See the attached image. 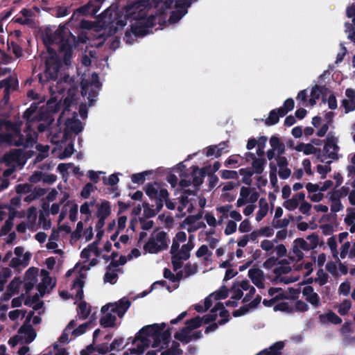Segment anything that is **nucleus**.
Instances as JSON below:
<instances>
[{"instance_id":"nucleus-1","label":"nucleus","mask_w":355,"mask_h":355,"mask_svg":"<svg viewBox=\"0 0 355 355\" xmlns=\"http://www.w3.org/2000/svg\"><path fill=\"white\" fill-rule=\"evenodd\" d=\"M62 65V61L56 51L48 47V56L45 58V69L43 73L38 75L39 81L44 84L50 80H56Z\"/></svg>"},{"instance_id":"nucleus-2","label":"nucleus","mask_w":355,"mask_h":355,"mask_svg":"<svg viewBox=\"0 0 355 355\" xmlns=\"http://www.w3.org/2000/svg\"><path fill=\"white\" fill-rule=\"evenodd\" d=\"M157 17L154 15L141 18L140 19L134 20L135 23L132 24L130 31H126L125 33V39L128 42V37L131 36V33L134 34L136 37H144L148 34L150 28L155 26L156 24Z\"/></svg>"},{"instance_id":"nucleus-3","label":"nucleus","mask_w":355,"mask_h":355,"mask_svg":"<svg viewBox=\"0 0 355 355\" xmlns=\"http://www.w3.org/2000/svg\"><path fill=\"white\" fill-rule=\"evenodd\" d=\"M148 6L147 0H138L125 6L123 10L125 17L132 21L147 17Z\"/></svg>"},{"instance_id":"nucleus-4","label":"nucleus","mask_w":355,"mask_h":355,"mask_svg":"<svg viewBox=\"0 0 355 355\" xmlns=\"http://www.w3.org/2000/svg\"><path fill=\"white\" fill-rule=\"evenodd\" d=\"M324 142V145L322 150V158L325 157L333 160H338L339 159L338 153L340 150V147L338 146V139L329 132Z\"/></svg>"},{"instance_id":"nucleus-5","label":"nucleus","mask_w":355,"mask_h":355,"mask_svg":"<svg viewBox=\"0 0 355 355\" xmlns=\"http://www.w3.org/2000/svg\"><path fill=\"white\" fill-rule=\"evenodd\" d=\"M101 6V0H89L85 5L80 6L75 10L72 15V18L75 17L96 15Z\"/></svg>"},{"instance_id":"nucleus-6","label":"nucleus","mask_w":355,"mask_h":355,"mask_svg":"<svg viewBox=\"0 0 355 355\" xmlns=\"http://www.w3.org/2000/svg\"><path fill=\"white\" fill-rule=\"evenodd\" d=\"M66 33L67 30L64 26H59L53 33L46 32L43 39L46 48L51 47L50 46L54 44H58L60 46L64 42L69 41L64 38Z\"/></svg>"},{"instance_id":"nucleus-7","label":"nucleus","mask_w":355,"mask_h":355,"mask_svg":"<svg viewBox=\"0 0 355 355\" xmlns=\"http://www.w3.org/2000/svg\"><path fill=\"white\" fill-rule=\"evenodd\" d=\"M101 311L103 315L100 318V325L103 328L114 327L117 319L114 315L115 313L111 311L110 304L103 306Z\"/></svg>"},{"instance_id":"nucleus-8","label":"nucleus","mask_w":355,"mask_h":355,"mask_svg":"<svg viewBox=\"0 0 355 355\" xmlns=\"http://www.w3.org/2000/svg\"><path fill=\"white\" fill-rule=\"evenodd\" d=\"M191 168V183L195 187V188L198 190L199 187L202 184L204 178L207 175V171L210 168V166L202 167L200 169L198 166H192Z\"/></svg>"},{"instance_id":"nucleus-9","label":"nucleus","mask_w":355,"mask_h":355,"mask_svg":"<svg viewBox=\"0 0 355 355\" xmlns=\"http://www.w3.org/2000/svg\"><path fill=\"white\" fill-rule=\"evenodd\" d=\"M99 89V82L91 83L89 84L83 83L81 86V94L85 96L88 95V100L89 101V105H93V102L95 101L94 98L98 95V90Z\"/></svg>"},{"instance_id":"nucleus-10","label":"nucleus","mask_w":355,"mask_h":355,"mask_svg":"<svg viewBox=\"0 0 355 355\" xmlns=\"http://www.w3.org/2000/svg\"><path fill=\"white\" fill-rule=\"evenodd\" d=\"M111 308V311L116 314L119 318H122L125 313L128 311L131 305L129 300L123 297L118 302L114 304H109Z\"/></svg>"},{"instance_id":"nucleus-11","label":"nucleus","mask_w":355,"mask_h":355,"mask_svg":"<svg viewBox=\"0 0 355 355\" xmlns=\"http://www.w3.org/2000/svg\"><path fill=\"white\" fill-rule=\"evenodd\" d=\"M345 95L347 99H343L341 101V105L345 109V113L347 114L355 110V90L347 88L345 91Z\"/></svg>"},{"instance_id":"nucleus-12","label":"nucleus","mask_w":355,"mask_h":355,"mask_svg":"<svg viewBox=\"0 0 355 355\" xmlns=\"http://www.w3.org/2000/svg\"><path fill=\"white\" fill-rule=\"evenodd\" d=\"M166 324L164 322L159 324H153L143 327L139 331V334H143L145 336H151L153 338L157 337L160 331H163L165 328Z\"/></svg>"},{"instance_id":"nucleus-13","label":"nucleus","mask_w":355,"mask_h":355,"mask_svg":"<svg viewBox=\"0 0 355 355\" xmlns=\"http://www.w3.org/2000/svg\"><path fill=\"white\" fill-rule=\"evenodd\" d=\"M285 344L283 341H277L273 343L269 348H266L260 352L257 355H281L282 350Z\"/></svg>"},{"instance_id":"nucleus-14","label":"nucleus","mask_w":355,"mask_h":355,"mask_svg":"<svg viewBox=\"0 0 355 355\" xmlns=\"http://www.w3.org/2000/svg\"><path fill=\"white\" fill-rule=\"evenodd\" d=\"M19 334H24L26 336V343H30L34 340L36 337V332L30 324L24 323L19 329Z\"/></svg>"},{"instance_id":"nucleus-15","label":"nucleus","mask_w":355,"mask_h":355,"mask_svg":"<svg viewBox=\"0 0 355 355\" xmlns=\"http://www.w3.org/2000/svg\"><path fill=\"white\" fill-rule=\"evenodd\" d=\"M123 17L122 16H119L115 20H114L112 23V25L110 28V31L112 32V33H116L119 31L122 30L124 26L126 25L127 20L130 21V19L127 18L123 12V10L121 11Z\"/></svg>"},{"instance_id":"nucleus-16","label":"nucleus","mask_w":355,"mask_h":355,"mask_svg":"<svg viewBox=\"0 0 355 355\" xmlns=\"http://www.w3.org/2000/svg\"><path fill=\"white\" fill-rule=\"evenodd\" d=\"M319 318L320 322L324 324L331 322L334 324H339L343 321L341 318L331 310L324 314L320 315Z\"/></svg>"},{"instance_id":"nucleus-17","label":"nucleus","mask_w":355,"mask_h":355,"mask_svg":"<svg viewBox=\"0 0 355 355\" xmlns=\"http://www.w3.org/2000/svg\"><path fill=\"white\" fill-rule=\"evenodd\" d=\"M159 184L157 182L148 183L145 187L144 191L146 194L150 198L151 200L158 198Z\"/></svg>"},{"instance_id":"nucleus-18","label":"nucleus","mask_w":355,"mask_h":355,"mask_svg":"<svg viewBox=\"0 0 355 355\" xmlns=\"http://www.w3.org/2000/svg\"><path fill=\"white\" fill-rule=\"evenodd\" d=\"M60 47V52L64 53L63 60L66 65L70 64L72 55V45L70 41H67L61 44Z\"/></svg>"},{"instance_id":"nucleus-19","label":"nucleus","mask_w":355,"mask_h":355,"mask_svg":"<svg viewBox=\"0 0 355 355\" xmlns=\"http://www.w3.org/2000/svg\"><path fill=\"white\" fill-rule=\"evenodd\" d=\"M65 125L75 135H78L83 129V124L79 119H67Z\"/></svg>"},{"instance_id":"nucleus-20","label":"nucleus","mask_w":355,"mask_h":355,"mask_svg":"<svg viewBox=\"0 0 355 355\" xmlns=\"http://www.w3.org/2000/svg\"><path fill=\"white\" fill-rule=\"evenodd\" d=\"M304 154L306 155H309L312 154L316 155L317 159L320 162H324V159L322 158V150L320 148L314 147L313 145L311 144H305Z\"/></svg>"},{"instance_id":"nucleus-21","label":"nucleus","mask_w":355,"mask_h":355,"mask_svg":"<svg viewBox=\"0 0 355 355\" xmlns=\"http://www.w3.org/2000/svg\"><path fill=\"white\" fill-rule=\"evenodd\" d=\"M266 159L261 157H257L252 162V171L254 173L261 175L264 171V166L266 164Z\"/></svg>"},{"instance_id":"nucleus-22","label":"nucleus","mask_w":355,"mask_h":355,"mask_svg":"<svg viewBox=\"0 0 355 355\" xmlns=\"http://www.w3.org/2000/svg\"><path fill=\"white\" fill-rule=\"evenodd\" d=\"M190 331L186 327L182 328L180 331L175 334L174 337L176 340L180 341L183 344L189 343L191 341L190 338Z\"/></svg>"},{"instance_id":"nucleus-23","label":"nucleus","mask_w":355,"mask_h":355,"mask_svg":"<svg viewBox=\"0 0 355 355\" xmlns=\"http://www.w3.org/2000/svg\"><path fill=\"white\" fill-rule=\"evenodd\" d=\"M144 250L150 254H157L162 251L153 236L144 245Z\"/></svg>"},{"instance_id":"nucleus-24","label":"nucleus","mask_w":355,"mask_h":355,"mask_svg":"<svg viewBox=\"0 0 355 355\" xmlns=\"http://www.w3.org/2000/svg\"><path fill=\"white\" fill-rule=\"evenodd\" d=\"M154 238L162 251L168 248V245L166 232L164 231H160L155 234Z\"/></svg>"},{"instance_id":"nucleus-25","label":"nucleus","mask_w":355,"mask_h":355,"mask_svg":"<svg viewBox=\"0 0 355 355\" xmlns=\"http://www.w3.org/2000/svg\"><path fill=\"white\" fill-rule=\"evenodd\" d=\"M37 138V135L35 132H34L33 135L28 133L24 140L22 136L20 137L19 141L17 143V146H23L25 148L32 147L36 143Z\"/></svg>"},{"instance_id":"nucleus-26","label":"nucleus","mask_w":355,"mask_h":355,"mask_svg":"<svg viewBox=\"0 0 355 355\" xmlns=\"http://www.w3.org/2000/svg\"><path fill=\"white\" fill-rule=\"evenodd\" d=\"M280 113L279 108L272 110L269 112L268 117L265 120V124L268 126L277 124L279 121V117L284 116L280 115Z\"/></svg>"},{"instance_id":"nucleus-27","label":"nucleus","mask_w":355,"mask_h":355,"mask_svg":"<svg viewBox=\"0 0 355 355\" xmlns=\"http://www.w3.org/2000/svg\"><path fill=\"white\" fill-rule=\"evenodd\" d=\"M259 210L256 214V220L261 221L267 214L268 211V204L266 200L263 198H261L259 202Z\"/></svg>"},{"instance_id":"nucleus-28","label":"nucleus","mask_w":355,"mask_h":355,"mask_svg":"<svg viewBox=\"0 0 355 355\" xmlns=\"http://www.w3.org/2000/svg\"><path fill=\"white\" fill-rule=\"evenodd\" d=\"M111 214L110 203L109 201H103L98 208L97 217L107 218Z\"/></svg>"},{"instance_id":"nucleus-29","label":"nucleus","mask_w":355,"mask_h":355,"mask_svg":"<svg viewBox=\"0 0 355 355\" xmlns=\"http://www.w3.org/2000/svg\"><path fill=\"white\" fill-rule=\"evenodd\" d=\"M239 174L243 175L242 182L248 186H250L252 184V176L254 174V171H252L250 168H243L239 170Z\"/></svg>"},{"instance_id":"nucleus-30","label":"nucleus","mask_w":355,"mask_h":355,"mask_svg":"<svg viewBox=\"0 0 355 355\" xmlns=\"http://www.w3.org/2000/svg\"><path fill=\"white\" fill-rule=\"evenodd\" d=\"M295 107V102L292 98H287L283 104V107L279 108V111H280V115L286 116L287 113L290 111H292Z\"/></svg>"},{"instance_id":"nucleus-31","label":"nucleus","mask_w":355,"mask_h":355,"mask_svg":"<svg viewBox=\"0 0 355 355\" xmlns=\"http://www.w3.org/2000/svg\"><path fill=\"white\" fill-rule=\"evenodd\" d=\"M160 198H164L167 209L170 210L175 209V203L169 199V193L166 189H160Z\"/></svg>"},{"instance_id":"nucleus-32","label":"nucleus","mask_w":355,"mask_h":355,"mask_svg":"<svg viewBox=\"0 0 355 355\" xmlns=\"http://www.w3.org/2000/svg\"><path fill=\"white\" fill-rule=\"evenodd\" d=\"M21 283L22 282L20 279V277H15L8 285L7 291L11 293L13 295L17 293Z\"/></svg>"},{"instance_id":"nucleus-33","label":"nucleus","mask_w":355,"mask_h":355,"mask_svg":"<svg viewBox=\"0 0 355 355\" xmlns=\"http://www.w3.org/2000/svg\"><path fill=\"white\" fill-rule=\"evenodd\" d=\"M248 277L252 283L263 279V272L258 268H252L248 270Z\"/></svg>"},{"instance_id":"nucleus-34","label":"nucleus","mask_w":355,"mask_h":355,"mask_svg":"<svg viewBox=\"0 0 355 355\" xmlns=\"http://www.w3.org/2000/svg\"><path fill=\"white\" fill-rule=\"evenodd\" d=\"M202 320L200 316H196L190 320H187L185 322L186 327L191 331L194 329H197L202 325Z\"/></svg>"},{"instance_id":"nucleus-35","label":"nucleus","mask_w":355,"mask_h":355,"mask_svg":"<svg viewBox=\"0 0 355 355\" xmlns=\"http://www.w3.org/2000/svg\"><path fill=\"white\" fill-rule=\"evenodd\" d=\"M329 196V200L331 201V211L336 213L343 209V205L340 202V198H338L332 195Z\"/></svg>"},{"instance_id":"nucleus-36","label":"nucleus","mask_w":355,"mask_h":355,"mask_svg":"<svg viewBox=\"0 0 355 355\" xmlns=\"http://www.w3.org/2000/svg\"><path fill=\"white\" fill-rule=\"evenodd\" d=\"M151 173L148 171H146L139 173L132 174L131 176V180L135 184H143L146 180V176Z\"/></svg>"},{"instance_id":"nucleus-37","label":"nucleus","mask_w":355,"mask_h":355,"mask_svg":"<svg viewBox=\"0 0 355 355\" xmlns=\"http://www.w3.org/2000/svg\"><path fill=\"white\" fill-rule=\"evenodd\" d=\"M186 15L185 11H181L180 10H173L171 12L168 22L170 24H175L179 21Z\"/></svg>"},{"instance_id":"nucleus-38","label":"nucleus","mask_w":355,"mask_h":355,"mask_svg":"<svg viewBox=\"0 0 355 355\" xmlns=\"http://www.w3.org/2000/svg\"><path fill=\"white\" fill-rule=\"evenodd\" d=\"M171 329L168 328L166 330L160 331L159 334L157 335L161 341H162L163 344L167 347L170 343V339L171 336Z\"/></svg>"},{"instance_id":"nucleus-39","label":"nucleus","mask_w":355,"mask_h":355,"mask_svg":"<svg viewBox=\"0 0 355 355\" xmlns=\"http://www.w3.org/2000/svg\"><path fill=\"white\" fill-rule=\"evenodd\" d=\"M349 193V188L346 186L342 187L339 189H334V191L328 193V195H332L338 198H341L348 195Z\"/></svg>"},{"instance_id":"nucleus-40","label":"nucleus","mask_w":355,"mask_h":355,"mask_svg":"<svg viewBox=\"0 0 355 355\" xmlns=\"http://www.w3.org/2000/svg\"><path fill=\"white\" fill-rule=\"evenodd\" d=\"M283 206L289 211H293L298 207L299 202L298 199L295 196H293L292 198L288 199L284 202Z\"/></svg>"},{"instance_id":"nucleus-41","label":"nucleus","mask_w":355,"mask_h":355,"mask_svg":"<svg viewBox=\"0 0 355 355\" xmlns=\"http://www.w3.org/2000/svg\"><path fill=\"white\" fill-rule=\"evenodd\" d=\"M38 268L35 267L29 268L25 272L24 280H32L37 282Z\"/></svg>"},{"instance_id":"nucleus-42","label":"nucleus","mask_w":355,"mask_h":355,"mask_svg":"<svg viewBox=\"0 0 355 355\" xmlns=\"http://www.w3.org/2000/svg\"><path fill=\"white\" fill-rule=\"evenodd\" d=\"M96 189V187L94 186L93 184L88 182L83 188L80 196L82 198L87 199L89 197L92 192Z\"/></svg>"},{"instance_id":"nucleus-43","label":"nucleus","mask_w":355,"mask_h":355,"mask_svg":"<svg viewBox=\"0 0 355 355\" xmlns=\"http://www.w3.org/2000/svg\"><path fill=\"white\" fill-rule=\"evenodd\" d=\"M142 206L144 207V214L145 218H150L157 215V211L155 210V209H153L150 207V204L148 202H143Z\"/></svg>"},{"instance_id":"nucleus-44","label":"nucleus","mask_w":355,"mask_h":355,"mask_svg":"<svg viewBox=\"0 0 355 355\" xmlns=\"http://www.w3.org/2000/svg\"><path fill=\"white\" fill-rule=\"evenodd\" d=\"M228 291H229L225 286H222L218 291L212 293V295L214 296V299L216 300H224L227 297Z\"/></svg>"},{"instance_id":"nucleus-45","label":"nucleus","mask_w":355,"mask_h":355,"mask_svg":"<svg viewBox=\"0 0 355 355\" xmlns=\"http://www.w3.org/2000/svg\"><path fill=\"white\" fill-rule=\"evenodd\" d=\"M352 307V302L349 300H345L338 307V313L341 315H345Z\"/></svg>"},{"instance_id":"nucleus-46","label":"nucleus","mask_w":355,"mask_h":355,"mask_svg":"<svg viewBox=\"0 0 355 355\" xmlns=\"http://www.w3.org/2000/svg\"><path fill=\"white\" fill-rule=\"evenodd\" d=\"M268 140L267 137L266 136H261L259 138V140H257V146L258 148L257 150V154L259 157H262L264 155L263 149L266 146V143Z\"/></svg>"},{"instance_id":"nucleus-47","label":"nucleus","mask_w":355,"mask_h":355,"mask_svg":"<svg viewBox=\"0 0 355 355\" xmlns=\"http://www.w3.org/2000/svg\"><path fill=\"white\" fill-rule=\"evenodd\" d=\"M191 4L190 0H176L175 7L178 10L185 11L187 14L188 12L187 8L190 7Z\"/></svg>"},{"instance_id":"nucleus-48","label":"nucleus","mask_w":355,"mask_h":355,"mask_svg":"<svg viewBox=\"0 0 355 355\" xmlns=\"http://www.w3.org/2000/svg\"><path fill=\"white\" fill-rule=\"evenodd\" d=\"M318 277L314 279L315 282H318L320 286L324 285L328 281V275L324 272L323 269H319L317 272Z\"/></svg>"},{"instance_id":"nucleus-49","label":"nucleus","mask_w":355,"mask_h":355,"mask_svg":"<svg viewBox=\"0 0 355 355\" xmlns=\"http://www.w3.org/2000/svg\"><path fill=\"white\" fill-rule=\"evenodd\" d=\"M78 313L81 315L83 319H86L89 313L90 310L87 308V302L85 301L81 302L78 306Z\"/></svg>"},{"instance_id":"nucleus-50","label":"nucleus","mask_w":355,"mask_h":355,"mask_svg":"<svg viewBox=\"0 0 355 355\" xmlns=\"http://www.w3.org/2000/svg\"><path fill=\"white\" fill-rule=\"evenodd\" d=\"M15 191L18 194H25L32 191V185L28 183L19 184L15 187Z\"/></svg>"},{"instance_id":"nucleus-51","label":"nucleus","mask_w":355,"mask_h":355,"mask_svg":"<svg viewBox=\"0 0 355 355\" xmlns=\"http://www.w3.org/2000/svg\"><path fill=\"white\" fill-rule=\"evenodd\" d=\"M91 325L92 322H87L79 325L77 328L73 330L72 335L75 336H79L83 334L87 331V328L89 327Z\"/></svg>"},{"instance_id":"nucleus-52","label":"nucleus","mask_w":355,"mask_h":355,"mask_svg":"<svg viewBox=\"0 0 355 355\" xmlns=\"http://www.w3.org/2000/svg\"><path fill=\"white\" fill-rule=\"evenodd\" d=\"M182 260H183V259L180 257V254H176V255L172 256L171 263L174 271H177L182 267Z\"/></svg>"},{"instance_id":"nucleus-53","label":"nucleus","mask_w":355,"mask_h":355,"mask_svg":"<svg viewBox=\"0 0 355 355\" xmlns=\"http://www.w3.org/2000/svg\"><path fill=\"white\" fill-rule=\"evenodd\" d=\"M83 230V223L81 221H79L77 223L76 230L71 232V237L72 239L75 241H78L81 237V232Z\"/></svg>"},{"instance_id":"nucleus-54","label":"nucleus","mask_w":355,"mask_h":355,"mask_svg":"<svg viewBox=\"0 0 355 355\" xmlns=\"http://www.w3.org/2000/svg\"><path fill=\"white\" fill-rule=\"evenodd\" d=\"M8 48H11L12 53L17 58H19L22 55V49L21 47L17 44L16 42L12 41L10 42H8Z\"/></svg>"},{"instance_id":"nucleus-55","label":"nucleus","mask_w":355,"mask_h":355,"mask_svg":"<svg viewBox=\"0 0 355 355\" xmlns=\"http://www.w3.org/2000/svg\"><path fill=\"white\" fill-rule=\"evenodd\" d=\"M275 311H280L286 313H292L293 309L290 306L289 304L286 302H280L274 306Z\"/></svg>"},{"instance_id":"nucleus-56","label":"nucleus","mask_w":355,"mask_h":355,"mask_svg":"<svg viewBox=\"0 0 355 355\" xmlns=\"http://www.w3.org/2000/svg\"><path fill=\"white\" fill-rule=\"evenodd\" d=\"M347 214L345 218V223L347 225H351L352 223L355 222V207L347 208Z\"/></svg>"},{"instance_id":"nucleus-57","label":"nucleus","mask_w":355,"mask_h":355,"mask_svg":"<svg viewBox=\"0 0 355 355\" xmlns=\"http://www.w3.org/2000/svg\"><path fill=\"white\" fill-rule=\"evenodd\" d=\"M295 246H298L299 249L303 250H309L311 249L308 243L302 238H297L294 241Z\"/></svg>"},{"instance_id":"nucleus-58","label":"nucleus","mask_w":355,"mask_h":355,"mask_svg":"<svg viewBox=\"0 0 355 355\" xmlns=\"http://www.w3.org/2000/svg\"><path fill=\"white\" fill-rule=\"evenodd\" d=\"M292 268L290 266H280L279 267L275 268L273 270L274 274L277 276H280L283 274H288L291 271Z\"/></svg>"},{"instance_id":"nucleus-59","label":"nucleus","mask_w":355,"mask_h":355,"mask_svg":"<svg viewBox=\"0 0 355 355\" xmlns=\"http://www.w3.org/2000/svg\"><path fill=\"white\" fill-rule=\"evenodd\" d=\"M13 223L12 221V218H9L7 219L4 223V225L1 227L0 232L2 235L7 234L12 228Z\"/></svg>"},{"instance_id":"nucleus-60","label":"nucleus","mask_w":355,"mask_h":355,"mask_svg":"<svg viewBox=\"0 0 355 355\" xmlns=\"http://www.w3.org/2000/svg\"><path fill=\"white\" fill-rule=\"evenodd\" d=\"M118 275L114 271L110 272V270H107V272L104 275L103 280L105 282H110V284H114L116 282V281L114 280L116 279Z\"/></svg>"},{"instance_id":"nucleus-61","label":"nucleus","mask_w":355,"mask_h":355,"mask_svg":"<svg viewBox=\"0 0 355 355\" xmlns=\"http://www.w3.org/2000/svg\"><path fill=\"white\" fill-rule=\"evenodd\" d=\"M148 347V345H138L137 347L135 348H130L128 349V352L130 354H137V355H141L142 354L145 349Z\"/></svg>"},{"instance_id":"nucleus-62","label":"nucleus","mask_w":355,"mask_h":355,"mask_svg":"<svg viewBox=\"0 0 355 355\" xmlns=\"http://www.w3.org/2000/svg\"><path fill=\"white\" fill-rule=\"evenodd\" d=\"M236 223L234 220H229L225 229V234L230 235L236 231Z\"/></svg>"},{"instance_id":"nucleus-63","label":"nucleus","mask_w":355,"mask_h":355,"mask_svg":"<svg viewBox=\"0 0 355 355\" xmlns=\"http://www.w3.org/2000/svg\"><path fill=\"white\" fill-rule=\"evenodd\" d=\"M223 179H237L238 173L236 171L223 170L221 171Z\"/></svg>"},{"instance_id":"nucleus-64","label":"nucleus","mask_w":355,"mask_h":355,"mask_svg":"<svg viewBox=\"0 0 355 355\" xmlns=\"http://www.w3.org/2000/svg\"><path fill=\"white\" fill-rule=\"evenodd\" d=\"M171 355H182L183 354L182 349H180V344L176 341H173L170 349Z\"/></svg>"}]
</instances>
